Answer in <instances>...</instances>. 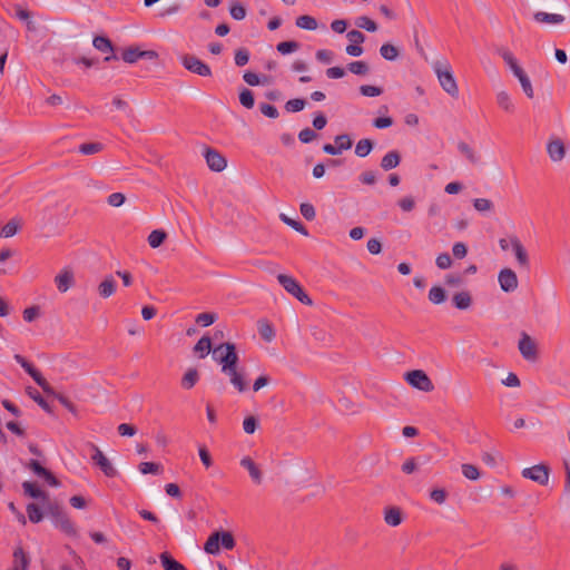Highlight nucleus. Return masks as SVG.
Listing matches in <instances>:
<instances>
[{"label": "nucleus", "mask_w": 570, "mask_h": 570, "mask_svg": "<svg viewBox=\"0 0 570 570\" xmlns=\"http://www.w3.org/2000/svg\"><path fill=\"white\" fill-rule=\"evenodd\" d=\"M213 358L222 364V372L230 377V383L237 391H246L244 376L237 371L238 355L234 343L226 342L216 346L213 350Z\"/></svg>", "instance_id": "obj_1"}, {"label": "nucleus", "mask_w": 570, "mask_h": 570, "mask_svg": "<svg viewBox=\"0 0 570 570\" xmlns=\"http://www.w3.org/2000/svg\"><path fill=\"white\" fill-rule=\"evenodd\" d=\"M45 511L51 518L56 528L60 529L69 537L77 535V529L73 522L69 519L62 507L56 501H48L43 503Z\"/></svg>", "instance_id": "obj_2"}, {"label": "nucleus", "mask_w": 570, "mask_h": 570, "mask_svg": "<svg viewBox=\"0 0 570 570\" xmlns=\"http://www.w3.org/2000/svg\"><path fill=\"white\" fill-rule=\"evenodd\" d=\"M434 71L443 90L451 97L456 98L459 96V88L450 65L446 61L436 62Z\"/></svg>", "instance_id": "obj_3"}, {"label": "nucleus", "mask_w": 570, "mask_h": 570, "mask_svg": "<svg viewBox=\"0 0 570 570\" xmlns=\"http://www.w3.org/2000/svg\"><path fill=\"white\" fill-rule=\"evenodd\" d=\"M277 281L284 287V289L296 297L301 303L305 305H312L313 302L309 296L305 293L299 283L292 276L279 274Z\"/></svg>", "instance_id": "obj_4"}, {"label": "nucleus", "mask_w": 570, "mask_h": 570, "mask_svg": "<svg viewBox=\"0 0 570 570\" xmlns=\"http://www.w3.org/2000/svg\"><path fill=\"white\" fill-rule=\"evenodd\" d=\"M405 381L414 389L422 392H432L434 385L428 374L422 370H413L405 374Z\"/></svg>", "instance_id": "obj_5"}, {"label": "nucleus", "mask_w": 570, "mask_h": 570, "mask_svg": "<svg viewBox=\"0 0 570 570\" xmlns=\"http://www.w3.org/2000/svg\"><path fill=\"white\" fill-rule=\"evenodd\" d=\"M180 61L184 68L193 73L202 77L212 76L210 67L194 55H184L181 56Z\"/></svg>", "instance_id": "obj_6"}, {"label": "nucleus", "mask_w": 570, "mask_h": 570, "mask_svg": "<svg viewBox=\"0 0 570 570\" xmlns=\"http://www.w3.org/2000/svg\"><path fill=\"white\" fill-rule=\"evenodd\" d=\"M521 474L523 478L532 480L540 485H547L549 483L550 468L547 464L540 463L523 469Z\"/></svg>", "instance_id": "obj_7"}, {"label": "nucleus", "mask_w": 570, "mask_h": 570, "mask_svg": "<svg viewBox=\"0 0 570 570\" xmlns=\"http://www.w3.org/2000/svg\"><path fill=\"white\" fill-rule=\"evenodd\" d=\"M94 450V454L91 455V460L102 471V473L108 478H114L117 474V470L114 468L112 463L108 460V458L102 453V451L95 444L91 445Z\"/></svg>", "instance_id": "obj_8"}, {"label": "nucleus", "mask_w": 570, "mask_h": 570, "mask_svg": "<svg viewBox=\"0 0 570 570\" xmlns=\"http://www.w3.org/2000/svg\"><path fill=\"white\" fill-rule=\"evenodd\" d=\"M519 351L522 357L527 361L533 362L538 357L537 344L527 334L522 333L518 344Z\"/></svg>", "instance_id": "obj_9"}, {"label": "nucleus", "mask_w": 570, "mask_h": 570, "mask_svg": "<svg viewBox=\"0 0 570 570\" xmlns=\"http://www.w3.org/2000/svg\"><path fill=\"white\" fill-rule=\"evenodd\" d=\"M500 288L505 293H512L518 288V276L511 268H503L498 275Z\"/></svg>", "instance_id": "obj_10"}, {"label": "nucleus", "mask_w": 570, "mask_h": 570, "mask_svg": "<svg viewBox=\"0 0 570 570\" xmlns=\"http://www.w3.org/2000/svg\"><path fill=\"white\" fill-rule=\"evenodd\" d=\"M158 57L156 51L153 50H140L136 47H129L121 53V59L125 62L134 63L138 59H156Z\"/></svg>", "instance_id": "obj_11"}, {"label": "nucleus", "mask_w": 570, "mask_h": 570, "mask_svg": "<svg viewBox=\"0 0 570 570\" xmlns=\"http://www.w3.org/2000/svg\"><path fill=\"white\" fill-rule=\"evenodd\" d=\"M205 159H206V163H207V166L209 167L210 170L213 171H217V173H220L223 171L226 166H227V160L226 158L220 154L218 153L217 150L215 149H212V148H207L205 154Z\"/></svg>", "instance_id": "obj_12"}, {"label": "nucleus", "mask_w": 570, "mask_h": 570, "mask_svg": "<svg viewBox=\"0 0 570 570\" xmlns=\"http://www.w3.org/2000/svg\"><path fill=\"white\" fill-rule=\"evenodd\" d=\"M94 47L105 53H110L109 56L105 57V61H111V60H118V56L114 53V46L111 41L104 36H97L92 40Z\"/></svg>", "instance_id": "obj_13"}, {"label": "nucleus", "mask_w": 570, "mask_h": 570, "mask_svg": "<svg viewBox=\"0 0 570 570\" xmlns=\"http://www.w3.org/2000/svg\"><path fill=\"white\" fill-rule=\"evenodd\" d=\"M547 151L552 161L559 163L566 156V146L560 138H556L548 142Z\"/></svg>", "instance_id": "obj_14"}, {"label": "nucleus", "mask_w": 570, "mask_h": 570, "mask_svg": "<svg viewBox=\"0 0 570 570\" xmlns=\"http://www.w3.org/2000/svg\"><path fill=\"white\" fill-rule=\"evenodd\" d=\"M24 371L33 379V381L43 390L46 394H55L53 389L31 363L24 366Z\"/></svg>", "instance_id": "obj_15"}, {"label": "nucleus", "mask_w": 570, "mask_h": 570, "mask_svg": "<svg viewBox=\"0 0 570 570\" xmlns=\"http://www.w3.org/2000/svg\"><path fill=\"white\" fill-rule=\"evenodd\" d=\"M510 243H511V246L514 250V254H515V258L518 261V263L523 266V267H529V257H528V253L527 250L524 249L523 245L521 244V242L519 240V238L517 236H511L510 237Z\"/></svg>", "instance_id": "obj_16"}, {"label": "nucleus", "mask_w": 570, "mask_h": 570, "mask_svg": "<svg viewBox=\"0 0 570 570\" xmlns=\"http://www.w3.org/2000/svg\"><path fill=\"white\" fill-rule=\"evenodd\" d=\"M240 465L246 469L253 480L254 483L261 484L263 480V474L259 468L256 465V463L249 458L244 456L240 460Z\"/></svg>", "instance_id": "obj_17"}, {"label": "nucleus", "mask_w": 570, "mask_h": 570, "mask_svg": "<svg viewBox=\"0 0 570 570\" xmlns=\"http://www.w3.org/2000/svg\"><path fill=\"white\" fill-rule=\"evenodd\" d=\"M22 489L26 495L32 499H41L43 503L49 501L48 494L38 488V485L31 481H24L22 483Z\"/></svg>", "instance_id": "obj_18"}, {"label": "nucleus", "mask_w": 570, "mask_h": 570, "mask_svg": "<svg viewBox=\"0 0 570 570\" xmlns=\"http://www.w3.org/2000/svg\"><path fill=\"white\" fill-rule=\"evenodd\" d=\"M57 288L61 293H66L73 284V274L69 269H63L55 277Z\"/></svg>", "instance_id": "obj_19"}, {"label": "nucleus", "mask_w": 570, "mask_h": 570, "mask_svg": "<svg viewBox=\"0 0 570 570\" xmlns=\"http://www.w3.org/2000/svg\"><path fill=\"white\" fill-rule=\"evenodd\" d=\"M453 305L461 311H465L472 305V297L468 291L455 293L452 297Z\"/></svg>", "instance_id": "obj_20"}, {"label": "nucleus", "mask_w": 570, "mask_h": 570, "mask_svg": "<svg viewBox=\"0 0 570 570\" xmlns=\"http://www.w3.org/2000/svg\"><path fill=\"white\" fill-rule=\"evenodd\" d=\"M401 163V155L397 150H391L381 159V167L384 170L396 168Z\"/></svg>", "instance_id": "obj_21"}, {"label": "nucleus", "mask_w": 570, "mask_h": 570, "mask_svg": "<svg viewBox=\"0 0 570 570\" xmlns=\"http://www.w3.org/2000/svg\"><path fill=\"white\" fill-rule=\"evenodd\" d=\"M402 512L400 508L390 507L384 511V521L391 527H397L402 523Z\"/></svg>", "instance_id": "obj_22"}, {"label": "nucleus", "mask_w": 570, "mask_h": 570, "mask_svg": "<svg viewBox=\"0 0 570 570\" xmlns=\"http://www.w3.org/2000/svg\"><path fill=\"white\" fill-rule=\"evenodd\" d=\"M30 563V559L21 547H18L13 551V568L19 570H27Z\"/></svg>", "instance_id": "obj_23"}, {"label": "nucleus", "mask_w": 570, "mask_h": 570, "mask_svg": "<svg viewBox=\"0 0 570 570\" xmlns=\"http://www.w3.org/2000/svg\"><path fill=\"white\" fill-rule=\"evenodd\" d=\"M116 292V281L111 275L107 276L98 286V293L102 298L110 297Z\"/></svg>", "instance_id": "obj_24"}, {"label": "nucleus", "mask_w": 570, "mask_h": 570, "mask_svg": "<svg viewBox=\"0 0 570 570\" xmlns=\"http://www.w3.org/2000/svg\"><path fill=\"white\" fill-rule=\"evenodd\" d=\"M537 22L541 23H562L564 21V17L558 13H548L543 11L535 12L533 16Z\"/></svg>", "instance_id": "obj_25"}, {"label": "nucleus", "mask_w": 570, "mask_h": 570, "mask_svg": "<svg viewBox=\"0 0 570 570\" xmlns=\"http://www.w3.org/2000/svg\"><path fill=\"white\" fill-rule=\"evenodd\" d=\"M159 559L165 570H186V568L175 560L169 552H163L159 556Z\"/></svg>", "instance_id": "obj_26"}, {"label": "nucleus", "mask_w": 570, "mask_h": 570, "mask_svg": "<svg viewBox=\"0 0 570 570\" xmlns=\"http://www.w3.org/2000/svg\"><path fill=\"white\" fill-rule=\"evenodd\" d=\"M219 539H220L219 531L212 533L204 546V550L208 554H217L220 550Z\"/></svg>", "instance_id": "obj_27"}, {"label": "nucleus", "mask_w": 570, "mask_h": 570, "mask_svg": "<svg viewBox=\"0 0 570 570\" xmlns=\"http://www.w3.org/2000/svg\"><path fill=\"white\" fill-rule=\"evenodd\" d=\"M429 301L434 305H440L446 301V292L443 287L435 285L429 292Z\"/></svg>", "instance_id": "obj_28"}, {"label": "nucleus", "mask_w": 570, "mask_h": 570, "mask_svg": "<svg viewBox=\"0 0 570 570\" xmlns=\"http://www.w3.org/2000/svg\"><path fill=\"white\" fill-rule=\"evenodd\" d=\"M199 380V373L196 368H189L181 379V386L185 390L193 389Z\"/></svg>", "instance_id": "obj_29"}, {"label": "nucleus", "mask_w": 570, "mask_h": 570, "mask_svg": "<svg viewBox=\"0 0 570 570\" xmlns=\"http://www.w3.org/2000/svg\"><path fill=\"white\" fill-rule=\"evenodd\" d=\"M295 24L304 30L313 31L317 29V21L312 16H299L296 18Z\"/></svg>", "instance_id": "obj_30"}, {"label": "nucleus", "mask_w": 570, "mask_h": 570, "mask_svg": "<svg viewBox=\"0 0 570 570\" xmlns=\"http://www.w3.org/2000/svg\"><path fill=\"white\" fill-rule=\"evenodd\" d=\"M212 351V341L204 335L194 346V352L199 353V357L204 358Z\"/></svg>", "instance_id": "obj_31"}, {"label": "nucleus", "mask_w": 570, "mask_h": 570, "mask_svg": "<svg viewBox=\"0 0 570 570\" xmlns=\"http://www.w3.org/2000/svg\"><path fill=\"white\" fill-rule=\"evenodd\" d=\"M279 219L287 226L292 227L294 230L298 232L299 234L308 236L307 228L301 222L293 219L283 213L279 214Z\"/></svg>", "instance_id": "obj_32"}, {"label": "nucleus", "mask_w": 570, "mask_h": 570, "mask_svg": "<svg viewBox=\"0 0 570 570\" xmlns=\"http://www.w3.org/2000/svg\"><path fill=\"white\" fill-rule=\"evenodd\" d=\"M258 333L266 342H272L275 336L273 326L265 320L258 321Z\"/></svg>", "instance_id": "obj_33"}, {"label": "nucleus", "mask_w": 570, "mask_h": 570, "mask_svg": "<svg viewBox=\"0 0 570 570\" xmlns=\"http://www.w3.org/2000/svg\"><path fill=\"white\" fill-rule=\"evenodd\" d=\"M28 519L32 523H39L43 519V512L40 507L36 503H28L26 507Z\"/></svg>", "instance_id": "obj_34"}, {"label": "nucleus", "mask_w": 570, "mask_h": 570, "mask_svg": "<svg viewBox=\"0 0 570 570\" xmlns=\"http://www.w3.org/2000/svg\"><path fill=\"white\" fill-rule=\"evenodd\" d=\"M373 141L371 139L364 138L358 140L355 146V155L364 158L366 157L373 149Z\"/></svg>", "instance_id": "obj_35"}, {"label": "nucleus", "mask_w": 570, "mask_h": 570, "mask_svg": "<svg viewBox=\"0 0 570 570\" xmlns=\"http://www.w3.org/2000/svg\"><path fill=\"white\" fill-rule=\"evenodd\" d=\"M167 234L163 229H155L148 236V244L151 248L159 247L166 239Z\"/></svg>", "instance_id": "obj_36"}, {"label": "nucleus", "mask_w": 570, "mask_h": 570, "mask_svg": "<svg viewBox=\"0 0 570 570\" xmlns=\"http://www.w3.org/2000/svg\"><path fill=\"white\" fill-rule=\"evenodd\" d=\"M355 26L360 29H364L368 32H375L377 30V24L375 21L370 19L366 16H361L355 19Z\"/></svg>", "instance_id": "obj_37"}, {"label": "nucleus", "mask_w": 570, "mask_h": 570, "mask_svg": "<svg viewBox=\"0 0 570 570\" xmlns=\"http://www.w3.org/2000/svg\"><path fill=\"white\" fill-rule=\"evenodd\" d=\"M347 70L354 75L364 76L370 71V67L365 61L357 60L350 62Z\"/></svg>", "instance_id": "obj_38"}, {"label": "nucleus", "mask_w": 570, "mask_h": 570, "mask_svg": "<svg viewBox=\"0 0 570 570\" xmlns=\"http://www.w3.org/2000/svg\"><path fill=\"white\" fill-rule=\"evenodd\" d=\"M458 149L459 151L465 156V158L471 163V164H478L479 163V157L476 156V154L474 153V150L464 141H459L458 142Z\"/></svg>", "instance_id": "obj_39"}, {"label": "nucleus", "mask_w": 570, "mask_h": 570, "mask_svg": "<svg viewBox=\"0 0 570 570\" xmlns=\"http://www.w3.org/2000/svg\"><path fill=\"white\" fill-rule=\"evenodd\" d=\"M229 13L233 19L240 21L245 19L247 12L246 8L240 2L233 1L229 6Z\"/></svg>", "instance_id": "obj_40"}, {"label": "nucleus", "mask_w": 570, "mask_h": 570, "mask_svg": "<svg viewBox=\"0 0 570 570\" xmlns=\"http://www.w3.org/2000/svg\"><path fill=\"white\" fill-rule=\"evenodd\" d=\"M380 55L389 61H394L399 57V50L393 45L384 43L380 48Z\"/></svg>", "instance_id": "obj_41"}, {"label": "nucleus", "mask_w": 570, "mask_h": 570, "mask_svg": "<svg viewBox=\"0 0 570 570\" xmlns=\"http://www.w3.org/2000/svg\"><path fill=\"white\" fill-rule=\"evenodd\" d=\"M497 102L505 111H513L514 106H513L511 98L507 91L498 92Z\"/></svg>", "instance_id": "obj_42"}, {"label": "nucleus", "mask_w": 570, "mask_h": 570, "mask_svg": "<svg viewBox=\"0 0 570 570\" xmlns=\"http://www.w3.org/2000/svg\"><path fill=\"white\" fill-rule=\"evenodd\" d=\"M239 102L245 108L252 109L254 107V105H255L254 94L249 89L244 88L239 92Z\"/></svg>", "instance_id": "obj_43"}, {"label": "nucleus", "mask_w": 570, "mask_h": 570, "mask_svg": "<svg viewBox=\"0 0 570 570\" xmlns=\"http://www.w3.org/2000/svg\"><path fill=\"white\" fill-rule=\"evenodd\" d=\"M104 148L101 142H86L79 146V151L82 155H94L100 153Z\"/></svg>", "instance_id": "obj_44"}, {"label": "nucleus", "mask_w": 570, "mask_h": 570, "mask_svg": "<svg viewBox=\"0 0 570 570\" xmlns=\"http://www.w3.org/2000/svg\"><path fill=\"white\" fill-rule=\"evenodd\" d=\"M298 48H299V43L297 41H293V40L292 41H283L276 46V49L281 55H289V53L296 51Z\"/></svg>", "instance_id": "obj_45"}, {"label": "nucleus", "mask_w": 570, "mask_h": 570, "mask_svg": "<svg viewBox=\"0 0 570 570\" xmlns=\"http://www.w3.org/2000/svg\"><path fill=\"white\" fill-rule=\"evenodd\" d=\"M473 207L480 213L490 212L494 208V204L488 198H475Z\"/></svg>", "instance_id": "obj_46"}, {"label": "nucleus", "mask_w": 570, "mask_h": 570, "mask_svg": "<svg viewBox=\"0 0 570 570\" xmlns=\"http://www.w3.org/2000/svg\"><path fill=\"white\" fill-rule=\"evenodd\" d=\"M234 60H235V65L237 67H244L245 65H247L248 61H249V51H248V49H246V48H238L235 51Z\"/></svg>", "instance_id": "obj_47"}, {"label": "nucleus", "mask_w": 570, "mask_h": 570, "mask_svg": "<svg viewBox=\"0 0 570 570\" xmlns=\"http://www.w3.org/2000/svg\"><path fill=\"white\" fill-rule=\"evenodd\" d=\"M306 101L302 98L291 99L285 104V109L288 112H298L305 108Z\"/></svg>", "instance_id": "obj_48"}, {"label": "nucleus", "mask_w": 570, "mask_h": 570, "mask_svg": "<svg viewBox=\"0 0 570 570\" xmlns=\"http://www.w3.org/2000/svg\"><path fill=\"white\" fill-rule=\"evenodd\" d=\"M461 469L462 474L469 480L474 481L480 478L479 469L473 464L464 463L462 464Z\"/></svg>", "instance_id": "obj_49"}, {"label": "nucleus", "mask_w": 570, "mask_h": 570, "mask_svg": "<svg viewBox=\"0 0 570 570\" xmlns=\"http://www.w3.org/2000/svg\"><path fill=\"white\" fill-rule=\"evenodd\" d=\"M334 141L341 153L352 147V139L347 134L337 135Z\"/></svg>", "instance_id": "obj_50"}, {"label": "nucleus", "mask_w": 570, "mask_h": 570, "mask_svg": "<svg viewBox=\"0 0 570 570\" xmlns=\"http://www.w3.org/2000/svg\"><path fill=\"white\" fill-rule=\"evenodd\" d=\"M220 539L219 543L220 546L226 550H232L235 547V539L233 534L228 531H219Z\"/></svg>", "instance_id": "obj_51"}, {"label": "nucleus", "mask_w": 570, "mask_h": 570, "mask_svg": "<svg viewBox=\"0 0 570 570\" xmlns=\"http://www.w3.org/2000/svg\"><path fill=\"white\" fill-rule=\"evenodd\" d=\"M138 468L142 474H158L161 470V465L156 462H141Z\"/></svg>", "instance_id": "obj_52"}, {"label": "nucleus", "mask_w": 570, "mask_h": 570, "mask_svg": "<svg viewBox=\"0 0 570 570\" xmlns=\"http://www.w3.org/2000/svg\"><path fill=\"white\" fill-rule=\"evenodd\" d=\"M19 225L16 219L9 220L1 229V236L4 238L12 237L17 234Z\"/></svg>", "instance_id": "obj_53"}, {"label": "nucleus", "mask_w": 570, "mask_h": 570, "mask_svg": "<svg viewBox=\"0 0 570 570\" xmlns=\"http://www.w3.org/2000/svg\"><path fill=\"white\" fill-rule=\"evenodd\" d=\"M217 320L215 313H200L196 317V323L203 327L212 325Z\"/></svg>", "instance_id": "obj_54"}, {"label": "nucleus", "mask_w": 570, "mask_h": 570, "mask_svg": "<svg viewBox=\"0 0 570 570\" xmlns=\"http://www.w3.org/2000/svg\"><path fill=\"white\" fill-rule=\"evenodd\" d=\"M299 212L302 214V216L306 219V220H314L315 217H316V212H315V208L312 204L309 203H302L301 206H299Z\"/></svg>", "instance_id": "obj_55"}, {"label": "nucleus", "mask_w": 570, "mask_h": 570, "mask_svg": "<svg viewBox=\"0 0 570 570\" xmlns=\"http://www.w3.org/2000/svg\"><path fill=\"white\" fill-rule=\"evenodd\" d=\"M26 468L31 470L36 475L40 476L43 479V476L46 475L48 469H46L45 466H42L40 464V462L38 460H30L27 464H26Z\"/></svg>", "instance_id": "obj_56"}, {"label": "nucleus", "mask_w": 570, "mask_h": 570, "mask_svg": "<svg viewBox=\"0 0 570 570\" xmlns=\"http://www.w3.org/2000/svg\"><path fill=\"white\" fill-rule=\"evenodd\" d=\"M30 397L37 402V404L45 410L47 413H52L51 406L49 403L40 395V393L36 390L29 392Z\"/></svg>", "instance_id": "obj_57"}, {"label": "nucleus", "mask_w": 570, "mask_h": 570, "mask_svg": "<svg viewBox=\"0 0 570 570\" xmlns=\"http://www.w3.org/2000/svg\"><path fill=\"white\" fill-rule=\"evenodd\" d=\"M463 276L459 273L446 274L444 277L445 285L450 287H459L463 284Z\"/></svg>", "instance_id": "obj_58"}, {"label": "nucleus", "mask_w": 570, "mask_h": 570, "mask_svg": "<svg viewBox=\"0 0 570 570\" xmlns=\"http://www.w3.org/2000/svg\"><path fill=\"white\" fill-rule=\"evenodd\" d=\"M499 53L502 57V59L504 60V62L509 66L511 71L519 66L515 57L513 56V53L511 51H509L507 49H500Z\"/></svg>", "instance_id": "obj_59"}, {"label": "nucleus", "mask_w": 570, "mask_h": 570, "mask_svg": "<svg viewBox=\"0 0 570 570\" xmlns=\"http://www.w3.org/2000/svg\"><path fill=\"white\" fill-rule=\"evenodd\" d=\"M361 95L365 97H376L380 96L383 92V89L381 87L371 86V85H362L360 87Z\"/></svg>", "instance_id": "obj_60"}, {"label": "nucleus", "mask_w": 570, "mask_h": 570, "mask_svg": "<svg viewBox=\"0 0 570 570\" xmlns=\"http://www.w3.org/2000/svg\"><path fill=\"white\" fill-rule=\"evenodd\" d=\"M316 138H317V134L308 127L302 129L298 134V139L303 144H309L311 141H313Z\"/></svg>", "instance_id": "obj_61"}, {"label": "nucleus", "mask_w": 570, "mask_h": 570, "mask_svg": "<svg viewBox=\"0 0 570 570\" xmlns=\"http://www.w3.org/2000/svg\"><path fill=\"white\" fill-rule=\"evenodd\" d=\"M435 264L440 269H448L452 265V258L448 253H441L436 256Z\"/></svg>", "instance_id": "obj_62"}, {"label": "nucleus", "mask_w": 570, "mask_h": 570, "mask_svg": "<svg viewBox=\"0 0 570 570\" xmlns=\"http://www.w3.org/2000/svg\"><path fill=\"white\" fill-rule=\"evenodd\" d=\"M258 426V421L255 416H247L245 417L244 422H243V429H244V432L247 433V434H253L256 429Z\"/></svg>", "instance_id": "obj_63"}, {"label": "nucleus", "mask_w": 570, "mask_h": 570, "mask_svg": "<svg viewBox=\"0 0 570 570\" xmlns=\"http://www.w3.org/2000/svg\"><path fill=\"white\" fill-rule=\"evenodd\" d=\"M259 110L264 116L273 119L277 118L279 115L277 108L269 104H261Z\"/></svg>", "instance_id": "obj_64"}]
</instances>
